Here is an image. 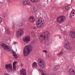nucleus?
<instances>
[{"instance_id":"nucleus-1","label":"nucleus","mask_w":75,"mask_h":75,"mask_svg":"<svg viewBox=\"0 0 75 75\" xmlns=\"http://www.w3.org/2000/svg\"><path fill=\"white\" fill-rule=\"evenodd\" d=\"M32 51V47L30 45L26 46L23 50V53L24 57H27Z\"/></svg>"},{"instance_id":"nucleus-2","label":"nucleus","mask_w":75,"mask_h":75,"mask_svg":"<svg viewBox=\"0 0 75 75\" xmlns=\"http://www.w3.org/2000/svg\"><path fill=\"white\" fill-rule=\"evenodd\" d=\"M50 37V33L48 31H45L40 35L39 39L41 41L43 40L45 38H49Z\"/></svg>"},{"instance_id":"nucleus-3","label":"nucleus","mask_w":75,"mask_h":75,"mask_svg":"<svg viewBox=\"0 0 75 75\" xmlns=\"http://www.w3.org/2000/svg\"><path fill=\"white\" fill-rule=\"evenodd\" d=\"M38 66L41 68H45V67L46 66V63L45 61L42 59H39L38 60Z\"/></svg>"},{"instance_id":"nucleus-4","label":"nucleus","mask_w":75,"mask_h":75,"mask_svg":"<svg viewBox=\"0 0 75 75\" xmlns=\"http://www.w3.org/2000/svg\"><path fill=\"white\" fill-rule=\"evenodd\" d=\"M65 20H66L65 16L61 15L57 17V21L59 24H62V23L64 22V21Z\"/></svg>"},{"instance_id":"nucleus-5","label":"nucleus","mask_w":75,"mask_h":75,"mask_svg":"<svg viewBox=\"0 0 75 75\" xmlns=\"http://www.w3.org/2000/svg\"><path fill=\"white\" fill-rule=\"evenodd\" d=\"M42 19V18H40V19H39L37 21H36V26L38 27L39 28V27H44V23H42V21H43Z\"/></svg>"},{"instance_id":"nucleus-6","label":"nucleus","mask_w":75,"mask_h":75,"mask_svg":"<svg viewBox=\"0 0 75 75\" xmlns=\"http://www.w3.org/2000/svg\"><path fill=\"white\" fill-rule=\"evenodd\" d=\"M1 46L3 48L6 50V51H11V49L10 47L9 46H8L7 44L5 43H3L1 44Z\"/></svg>"},{"instance_id":"nucleus-7","label":"nucleus","mask_w":75,"mask_h":75,"mask_svg":"<svg viewBox=\"0 0 75 75\" xmlns=\"http://www.w3.org/2000/svg\"><path fill=\"white\" fill-rule=\"evenodd\" d=\"M31 41V37L30 36L28 35L23 38V41L24 42H26L27 44Z\"/></svg>"},{"instance_id":"nucleus-8","label":"nucleus","mask_w":75,"mask_h":75,"mask_svg":"<svg viewBox=\"0 0 75 75\" xmlns=\"http://www.w3.org/2000/svg\"><path fill=\"white\" fill-rule=\"evenodd\" d=\"M64 47L66 50H69L71 47V44L69 42L67 41L64 45Z\"/></svg>"},{"instance_id":"nucleus-9","label":"nucleus","mask_w":75,"mask_h":75,"mask_svg":"<svg viewBox=\"0 0 75 75\" xmlns=\"http://www.w3.org/2000/svg\"><path fill=\"white\" fill-rule=\"evenodd\" d=\"M5 68L6 69H10L12 70L13 69V66L11 64H6L5 65Z\"/></svg>"},{"instance_id":"nucleus-10","label":"nucleus","mask_w":75,"mask_h":75,"mask_svg":"<svg viewBox=\"0 0 75 75\" xmlns=\"http://www.w3.org/2000/svg\"><path fill=\"white\" fill-rule=\"evenodd\" d=\"M24 30L23 29H21L19 31H17L16 32L17 36H19V35H21L22 34H24Z\"/></svg>"},{"instance_id":"nucleus-11","label":"nucleus","mask_w":75,"mask_h":75,"mask_svg":"<svg viewBox=\"0 0 75 75\" xmlns=\"http://www.w3.org/2000/svg\"><path fill=\"white\" fill-rule=\"evenodd\" d=\"M20 73L21 75H26V74H27L26 70L23 69H20Z\"/></svg>"},{"instance_id":"nucleus-12","label":"nucleus","mask_w":75,"mask_h":75,"mask_svg":"<svg viewBox=\"0 0 75 75\" xmlns=\"http://www.w3.org/2000/svg\"><path fill=\"white\" fill-rule=\"evenodd\" d=\"M68 71L70 75H75V71L71 69H69Z\"/></svg>"},{"instance_id":"nucleus-13","label":"nucleus","mask_w":75,"mask_h":75,"mask_svg":"<svg viewBox=\"0 0 75 75\" xmlns=\"http://www.w3.org/2000/svg\"><path fill=\"white\" fill-rule=\"evenodd\" d=\"M75 14V10L74 9H72L70 14V18H72V16H74Z\"/></svg>"},{"instance_id":"nucleus-14","label":"nucleus","mask_w":75,"mask_h":75,"mask_svg":"<svg viewBox=\"0 0 75 75\" xmlns=\"http://www.w3.org/2000/svg\"><path fill=\"white\" fill-rule=\"evenodd\" d=\"M23 4L24 6H25V5H26V4L30 5L31 3H30L29 1L26 0L23 2Z\"/></svg>"},{"instance_id":"nucleus-15","label":"nucleus","mask_w":75,"mask_h":75,"mask_svg":"<svg viewBox=\"0 0 75 75\" xmlns=\"http://www.w3.org/2000/svg\"><path fill=\"white\" fill-rule=\"evenodd\" d=\"M39 71L40 72L42 75H47V74L46 73L45 71H43L41 70V69H38Z\"/></svg>"},{"instance_id":"nucleus-16","label":"nucleus","mask_w":75,"mask_h":75,"mask_svg":"<svg viewBox=\"0 0 75 75\" xmlns=\"http://www.w3.org/2000/svg\"><path fill=\"white\" fill-rule=\"evenodd\" d=\"M29 20H30L31 21H32V23H34V22L35 20V19L34 18V17L33 16L30 17L29 18Z\"/></svg>"},{"instance_id":"nucleus-17","label":"nucleus","mask_w":75,"mask_h":75,"mask_svg":"<svg viewBox=\"0 0 75 75\" xmlns=\"http://www.w3.org/2000/svg\"><path fill=\"white\" fill-rule=\"evenodd\" d=\"M37 66H38V64H37V62H35L33 63L32 67L33 68H37Z\"/></svg>"},{"instance_id":"nucleus-18","label":"nucleus","mask_w":75,"mask_h":75,"mask_svg":"<svg viewBox=\"0 0 75 75\" xmlns=\"http://www.w3.org/2000/svg\"><path fill=\"white\" fill-rule=\"evenodd\" d=\"M72 38H75V33L74 32H72L70 33V34Z\"/></svg>"},{"instance_id":"nucleus-19","label":"nucleus","mask_w":75,"mask_h":75,"mask_svg":"<svg viewBox=\"0 0 75 75\" xmlns=\"http://www.w3.org/2000/svg\"><path fill=\"white\" fill-rule=\"evenodd\" d=\"M13 55L14 56V57L15 58H16V59L17 58H18V55H16V52H13Z\"/></svg>"},{"instance_id":"nucleus-20","label":"nucleus","mask_w":75,"mask_h":75,"mask_svg":"<svg viewBox=\"0 0 75 75\" xmlns=\"http://www.w3.org/2000/svg\"><path fill=\"white\" fill-rule=\"evenodd\" d=\"M54 70L55 71H57V70H58L59 69V66L58 65H57V66H56L54 68Z\"/></svg>"},{"instance_id":"nucleus-21","label":"nucleus","mask_w":75,"mask_h":75,"mask_svg":"<svg viewBox=\"0 0 75 75\" xmlns=\"http://www.w3.org/2000/svg\"><path fill=\"white\" fill-rule=\"evenodd\" d=\"M63 54L64 53H63V52L61 51L60 53L57 54V56H59V57H61V55H63Z\"/></svg>"},{"instance_id":"nucleus-22","label":"nucleus","mask_w":75,"mask_h":75,"mask_svg":"<svg viewBox=\"0 0 75 75\" xmlns=\"http://www.w3.org/2000/svg\"><path fill=\"white\" fill-rule=\"evenodd\" d=\"M63 10L64 11H67L68 10V7L67 6H66V7H64L63 8Z\"/></svg>"},{"instance_id":"nucleus-23","label":"nucleus","mask_w":75,"mask_h":75,"mask_svg":"<svg viewBox=\"0 0 75 75\" xmlns=\"http://www.w3.org/2000/svg\"><path fill=\"white\" fill-rule=\"evenodd\" d=\"M37 8L35 7H33V11H34V12H35V13L37 11Z\"/></svg>"},{"instance_id":"nucleus-24","label":"nucleus","mask_w":75,"mask_h":75,"mask_svg":"<svg viewBox=\"0 0 75 75\" xmlns=\"http://www.w3.org/2000/svg\"><path fill=\"white\" fill-rule=\"evenodd\" d=\"M5 32H6V33H7V34H9V33H10V31L8 29L6 28V30Z\"/></svg>"},{"instance_id":"nucleus-25","label":"nucleus","mask_w":75,"mask_h":75,"mask_svg":"<svg viewBox=\"0 0 75 75\" xmlns=\"http://www.w3.org/2000/svg\"><path fill=\"white\" fill-rule=\"evenodd\" d=\"M22 25L23 23H22L21 22H20L19 24L16 23V25H17V26H21Z\"/></svg>"},{"instance_id":"nucleus-26","label":"nucleus","mask_w":75,"mask_h":75,"mask_svg":"<svg viewBox=\"0 0 75 75\" xmlns=\"http://www.w3.org/2000/svg\"><path fill=\"white\" fill-rule=\"evenodd\" d=\"M17 62L15 61L13 63V66H16V64H17Z\"/></svg>"},{"instance_id":"nucleus-27","label":"nucleus","mask_w":75,"mask_h":75,"mask_svg":"<svg viewBox=\"0 0 75 75\" xmlns=\"http://www.w3.org/2000/svg\"><path fill=\"white\" fill-rule=\"evenodd\" d=\"M13 67L14 71H16V66H13Z\"/></svg>"},{"instance_id":"nucleus-28","label":"nucleus","mask_w":75,"mask_h":75,"mask_svg":"<svg viewBox=\"0 0 75 75\" xmlns=\"http://www.w3.org/2000/svg\"><path fill=\"white\" fill-rule=\"evenodd\" d=\"M32 44H34L35 43V41L33 40L31 42Z\"/></svg>"},{"instance_id":"nucleus-29","label":"nucleus","mask_w":75,"mask_h":75,"mask_svg":"<svg viewBox=\"0 0 75 75\" xmlns=\"http://www.w3.org/2000/svg\"><path fill=\"white\" fill-rule=\"evenodd\" d=\"M37 1V0H31V1L33 3H35V1Z\"/></svg>"},{"instance_id":"nucleus-30","label":"nucleus","mask_w":75,"mask_h":75,"mask_svg":"<svg viewBox=\"0 0 75 75\" xmlns=\"http://www.w3.org/2000/svg\"><path fill=\"white\" fill-rule=\"evenodd\" d=\"M43 52H45V53H47V51L46 50H44L43 51Z\"/></svg>"},{"instance_id":"nucleus-31","label":"nucleus","mask_w":75,"mask_h":75,"mask_svg":"<svg viewBox=\"0 0 75 75\" xmlns=\"http://www.w3.org/2000/svg\"><path fill=\"white\" fill-rule=\"evenodd\" d=\"M7 14H4V17H6V16H7Z\"/></svg>"},{"instance_id":"nucleus-32","label":"nucleus","mask_w":75,"mask_h":75,"mask_svg":"<svg viewBox=\"0 0 75 75\" xmlns=\"http://www.w3.org/2000/svg\"><path fill=\"white\" fill-rule=\"evenodd\" d=\"M1 21H2V19H1V18L0 17V23H1Z\"/></svg>"},{"instance_id":"nucleus-33","label":"nucleus","mask_w":75,"mask_h":75,"mask_svg":"<svg viewBox=\"0 0 75 75\" xmlns=\"http://www.w3.org/2000/svg\"><path fill=\"white\" fill-rule=\"evenodd\" d=\"M31 34H32V35H34V32L33 31L31 33Z\"/></svg>"},{"instance_id":"nucleus-34","label":"nucleus","mask_w":75,"mask_h":75,"mask_svg":"<svg viewBox=\"0 0 75 75\" xmlns=\"http://www.w3.org/2000/svg\"><path fill=\"white\" fill-rule=\"evenodd\" d=\"M14 44H17V42H14L13 43Z\"/></svg>"},{"instance_id":"nucleus-35","label":"nucleus","mask_w":75,"mask_h":75,"mask_svg":"<svg viewBox=\"0 0 75 75\" xmlns=\"http://www.w3.org/2000/svg\"><path fill=\"white\" fill-rule=\"evenodd\" d=\"M33 28H34V29H36V28L35 27H34Z\"/></svg>"},{"instance_id":"nucleus-36","label":"nucleus","mask_w":75,"mask_h":75,"mask_svg":"<svg viewBox=\"0 0 75 75\" xmlns=\"http://www.w3.org/2000/svg\"><path fill=\"white\" fill-rule=\"evenodd\" d=\"M13 27H14V25L13 26Z\"/></svg>"},{"instance_id":"nucleus-37","label":"nucleus","mask_w":75,"mask_h":75,"mask_svg":"<svg viewBox=\"0 0 75 75\" xmlns=\"http://www.w3.org/2000/svg\"><path fill=\"white\" fill-rule=\"evenodd\" d=\"M61 38V37H60V38Z\"/></svg>"},{"instance_id":"nucleus-38","label":"nucleus","mask_w":75,"mask_h":75,"mask_svg":"<svg viewBox=\"0 0 75 75\" xmlns=\"http://www.w3.org/2000/svg\"><path fill=\"white\" fill-rule=\"evenodd\" d=\"M59 37H60V35H59Z\"/></svg>"}]
</instances>
